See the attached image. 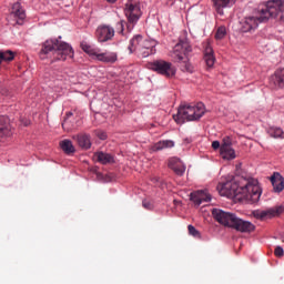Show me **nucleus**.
I'll return each instance as SVG.
<instances>
[{
	"mask_svg": "<svg viewBox=\"0 0 284 284\" xmlns=\"http://www.w3.org/2000/svg\"><path fill=\"white\" fill-rule=\"evenodd\" d=\"M274 255H276V257H283V255H284L283 247L276 246V248H274Z\"/></svg>",
	"mask_w": 284,
	"mask_h": 284,
	"instance_id": "nucleus-34",
	"label": "nucleus"
},
{
	"mask_svg": "<svg viewBox=\"0 0 284 284\" xmlns=\"http://www.w3.org/2000/svg\"><path fill=\"white\" fill-rule=\"evenodd\" d=\"M284 212L283 206H274L264 211H255L254 217L257 220H270L280 216Z\"/></svg>",
	"mask_w": 284,
	"mask_h": 284,
	"instance_id": "nucleus-12",
	"label": "nucleus"
},
{
	"mask_svg": "<svg viewBox=\"0 0 284 284\" xmlns=\"http://www.w3.org/2000/svg\"><path fill=\"white\" fill-rule=\"evenodd\" d=\"M125 17L128 18L129 23L135 24L143 12L141 11L140 1L139 0H128L124 8Z\"/></svg>",
	"mask_w": 284,
	"mask_h": 284,
	"instance_id": "nucleus-8",
	"label": "nucleus"
},
{
	"mask_svg": "<svg viewBox=\"0 0 284 284\" xmlns=\"http://www.w3.org/2000/svg\"><path fill=\"white\" fill-rule=\"evenodd\" d=\"M124 21H120L119 23H116V30H119V33L122 34V32H124Z\"/></svg>",
	"mask_w": 284,
	"mask_h": 284,
	"instance_id": "nucleus-35",
	"label": "nucleus"
},
{
	"mask_svg": "<svg viewBox=\"0 0 284 284\" xmlns=\"http://www.w3.org/2000/svg\"><path fill=\"white\" fill-rule=\"evenodd\" d=\"M12 60H14V53L11 51L0 52V63L2 61L11 62Z\"/></svg>",
	"mask_w": 284,
	"mask_h": 284,
	"instance_id": "nucleus-30",
	"label": "nucleus"
},
{
	"mask_svg": "<svg viewBox=\"0 0 284 284\" xmlns=\"http://www.w3.org/2000/svg\"><path fill=\"white\" fill-rule=\"evenodd\" d=\"M78 145L82 148V150H90V146L92 143L90 142V136L89 134H78L75 136Z\"/></svg>",
	"mask_w": 284,
	"mask_h": 284,
	"instance_id": "nucleus-24",
	"label": "nucleus"
},
{
	"mask_svg": "<svg viewBox=\"0 0 284 284\" xmlns=\"http://www.w3.org/2000/svg\"><path fill=\"white\" fill-rule=\"evenodd\" d=\"M72 115H73L72 112H68V113H67V119H64V122H63V124H62L63 128H65V125H67V123H68V118H71Z\"/></svg>",
	"mask_w": 284,
	"mask_h": 284,
	"instance_id": "nucleus-37",
	"label": "nucleus"
},
{
	"mask_svg": "<svg viewBox=\"0 0 284 284\" xmlns=\"http://www.w3.org/2000/svg\"><path fill=\"white\" fill-rule=\"evenodd\" d=\"M12 135L11 125L9 119L4 115H0V139H6Z\"/></svg>",
	"mask_w": 284,
	"mask_h": 284,
	"instance_id": "nucleus-16",
	"label": "nucleus"
},
{
	"mask_svg": "<svg viewBox=\"0 0 284 284\" xmlns=\"http://www.w3.org/2000/svg\"><path fill=\"white\" fill-rule=\"evenodd\" d=\"M155 47L156 42L151 40H144L142 36H135L134 39L131 40V45H129V52H131L132 54L134 50H154Z\"/></svg>",
	"mask_w": 284,
	"mask_h": 284,
	"instance_id": "nucleus-10",
	"label": "nucleus"
},
{
	"mask_svg": "<svg viewBox=\"0 0 284 284\" xmlns=\"http://www.w3.org/2000/svg\"><path fill=\"white\" fill-rule=\"evenodd\" d=\"M226 34L227 30L225 29V27H219V29H216L215 39L223 40Z\"/></svg>",
	"mask_w": 284,
	"mask_h": 284,
	"instance_id": "nucleus-31",
	"label": "nucleus"
},
{
	"mask_svg": "<svg viewBox=\"0 0 284 284\" xmlns=\"http://www.w3.org/2000/svg\"><path fill=\"white\" fill-rule=\"evenodd\" d=\"M9 18L16 20V24L21 26L22 22L26 19V11L22 9L21 3L16 2L11 7V13L9 14Z\"/></svg>",
	"mask_w": 284,
	"mask_h": 284,
	"instance_id": "nucleus-14",
	"label": "nucleus"
},
{
	"mask_svg": "<svg viewBox=\"0 0 284 284\" xmlns=\"http://www.w3.org/2000/svg\"><path fill=\"white\" fill-rule=\"evenodd\" d=\"M267 134L268 136L273 138V139H284V132L276 126H271L267 129Z\"/></svg>",
	"mask_w": 284,
	"mask_h": 284,
	"instance_id": "nucleus-27",
	"label": "nucleus"
},
{
	"mask_svg": "<svg viewBox=\"0 0 284 284\" xmlns=\"http://www.w3.org/2000/svg\"><path fill=\"white\" fill-rule=\"evenodd\" d=\"M213 150H220V155L223 160H233L235 159V151L232 149V138L231 136H223L222 145L219 141L212 142Z\"/></svg>",
	"mask_w": 284,
	"mask_h": 284,
	"instance_id": "nucleus-7",
	"label": "nucleus"
},
{
	"mask_svg": "<svg viewBox=\"0 0 284 284\" xmlns=\"http://www.w3.org/2000/svg\"><path fill=\"white\" fill-rule=\"evenodd\" d=\"M115 31L114 28L109 26H100L95 30V38L99 43H105L108 41H111L114 38Z\"/></svg>",
	"mask_w": 284,
	"mask_h": 284,
	"instance_id": "nucleus-11",
	"label": "nucleus"
},
{
	"mask_svg": "<svg viewBox=\"0 0 284 284\" xmlns=\"http://www.w3.org/2000/svg\"><path fill=\"white\" fill-rule=\"evenodd\" d=\"M213 220H215L220 225L226 226L230 223L239 221L240 219L234 213L225 212L221 209L212 210Z\"/></svg>",
	"mask_w": 284,
	"mask_h": 284,
	"instance_id": "nucleus-9",
	"label": "nucleus"
},
{
	"mask_svg": "<svg viewBox=\"0 0 284 284\" xmlns=\"http://www.w3.org/2000/svg\"><path fill=\"white\" fill-rule=\"evenodd\" d=\"M271 183L273 184V190L276 193H281L284 190V178L280 175V173H274L271 176Z\"/></svg>",
	"mask_w": 284,
	"mask_h": 284,
	"instance_id": "nucleus-20",
	"label": "nucleus"
},
{
	"mask_svg": "<svg viewBox=\"0 0 284 284\" xmlns=\"http://www.w3.org/2000/svg\"><path fill=\"white\" fill-rule=\"evenodd\" d=\"M106 1V3H115V1H118V0H105Z\"/></svg>",
	"mask_w": 284,
	"mask_h": 284,
	"instance_id": "nucleus-38",
	"label": "nucleus"
},
{
	"mask_svg": "<svg viewBox=\"0 0 284 284\" xmlns=\"http://www.w3.org/2000/svg\"><path fill=\"white\" fill-rule=\"evenodd\" d=\"M212 2L219 16H224V9L231 8L234 4V0H212Z\"/></svg>",
	"mask_w": 284,
	"mask_h": 284,
	"instance_id": "nucleus-18",
	"label": "nucleus"
},
{
	"mask_svg": "<svg viewBox=\"0 0 284 284\" xmlns=\"http://www.w3.org/2000/svg\"><path fill=\"white\" fill-rule=\"evenodd\" d=\"M92 57H95V60H99L100 62L103 63H110L113 64L114 62L118 61V53L114 52H105V53H95L92 54Z\"/></svg>",
	"mask_w": 284,
	"mask_h": 284,
	"instance_id": "nucleus-17",
	"label": "nucleus"
},
{
	"mask_svg": "<svg viewBox=\"0 0 284 284\" xmlns=\"http://www.w3.org/2000/svg\"><path fill=\"white\" fill-rule=\"evenodd\" d=\"M134 52H138V54L141 55L143 59H146L148 57L156 53V49L144 48V50H134Z\"/></svg>",
	"mask_w": 284,
	"mask_h": 284,
	"instance_id": "nucleus-29",
	"label": "nucleus"
},
{
	"mask_svg": "<svg viewBox=\"0 0 284 284\" xmlns=\"http://www.w3.org/2000/svg\"><path fill=\"white\" fill-rule=\"evenodd\" d=\"M49 54L53 55V60L65 61L67 58H73V49L70 44L64 41L57 39H49L42 43L41 52H39V58L44 60Z\"/></svg>",
	"mask_w": 284,
	"mask_h": 284,
	"instance_id": "nucleus-3",
	"label": "nucleus"
},
{
	"mask_svg": "<svg viewBox=\"0 0 284 284\" xmlns=\"http://www.w3.org/2000/svg\"><path fill=\"white\" fill-rule=\"evenodd\" d=\"M271 81L273 82V85L275 88L283 89L284 88V69L276 70Z\"/></svg>",
	"mask_w": 284,
	"mask_h": 284,
	"instance_id": "nucleus-22",
	"label": "nucleus"
},
{
	"mask_svg": "<svg viewBox=\"0 0 284 284\" xmlns=\"http://www.w3.org/2000/svg\"><path fill=\"white\" fill-rule=\"evenodd\" d=\"M149 69L155 73L166 77L168 79L173 78L176 74V69L171 62L165 60H154L149 63Z\"/></svg>",
	"mask_w": 284,
	"mask_h": 284,
	"instance_id": "nucleus-6",
	"label": "nucleus"
},
{
	"mask_svg": "<svg viewBox=\"0 0 284 284\" xmlns=\"http://www.w3.org/2000/svg\"><path fill=\"white\" fill-rule=\"evenodd\" d=\"M171 148H174V141L163 140L152 145V152H160L163 150H169Z\"/></svg>",
	"mask_w": 284,
	"mask_h": 284,
	"instance_id": "nucleus-23",
	"label": "nucleus"
},
{
	"mask_svg": "<svg viewBox=\"0 0 284 284\" xmlns=\"http://www.w3.org/2000/svg\"><path fill=\"white\" fill-rule=\"evenodd\" d=\"M284 1L283 0H271L265 4L257 7L256 16H251L242 21L241 31L251 32L256 30L260 23L266 22L271 18L283 21L284 16Z\"/></svg>",
	"mask_w": 284,
	"mask_h": 284,
	"instance_id": "nucleus-2",
	"label": "nucleus"
},
{
	"mask_svg": "<svg viewBox=\"0 0 284 284\" xmlns=\"http://www.w3.org/2000/svg\"><path fill=\"white\" fill-rule=\"evenodd\" d=\"M187 233L193 237H200V232L195 229V226L187 225Z\"/></svg>",
	"mask_w": 284,
	"mask_h": 284,
	"instance_id": "nucleus-32",
	"label": "nucleus"
},
{
	"mask_svg": "<svg viewBox=\"0 0 284 284\" xmlns=\"http://www.w3.org/2000/svg\"><path fill=\"white\" fill-rule=\"evenodd\" d=\"M142 207H144L148 211H151V210H153V203H151L148 200H144V201H142Z\"/></svg>",
	"mask_w": 284,
	"mask_h": 284,
	"instance_id": "nucleus-33",
	"label": "nucleus"
},
{
	"mask_svg": "<svg viewBox=\"0 0 284 284\" xmlns=\"http://www.w3.org/2000/svg\"><path fill=\"white\" fill-rule=\"evenodd\" d=\"M191 201L195 203L196 206H200L202 203L210 202V195L205 191H196L191 193Z\"/></svg>",
	"mask_w": 284,
	"mask_h": 284,
	"instance_id": "nucleus-19",
	"label": "nucleus"
},
{
	"mask_svg": "<svg viewBox=\"0 0 284 284\" xmlns=\"http://www.w3.org/2000/svg\"><path fill=\"white\" fill-rule=\"evenodd\" d=\"M220 194L240 203L254 204L261 199L260 182L253 178H241L237 183L226 182L219 186Z\"/></svg>",
	"mask_w": 284,
	"mask_h": 284,
	"instance_id": "nucleus-1",
	"label": "nucleus"
},
{
	"mask_svg": "<svg viewBox=\"0 0 284 284\" xmlns=\"http://www.w3.org/2000/svg\"><path fill=\"white\" fill-rule=\"evenodd\" d=\"M203 59L205 60L206 67H209V68L214 67V63H215L214 50L212 49V47L209 43L205 44V51H204Z\"/></svg>",
	"mask_w": 284,
	"mask_h": 284,
	"instance_id": "nucleus-21",
	"label": "nucleus"
},
{
	"mask_svg": "<svg viewBox=\"0 0 284 284\" xmlns=\"http://www.w3.org/2000/svg\"><path fill=\"white\" fill-rule=\"evenodd\" d=\"M60 148L64 152V154L70 155L75 153V146H73L71 140H63L60 142Z\"/></svg>",
	"mask_w": 284,
	"mask_h": 284,
	"instance_id": "nucleus-25",
	"label": "nucleus"
},
{
	"mask_svg": "<svg viewBox=\"0 0 284 284\" xmlns=\"http://www.w3.org/2000/svg\"><path fill=\"white\" fill-rule=\"evenodd\" d=\"M99 139L102 140V141H105V139H108V134L105 132H100L98 134Z\"/></svg>",
	"mask_w": 284,
	"mask_h": 284,
	"instance_id": "nucleus-36",
	"label": "nucleus"
},
{
	"mask_svg": "<svg viewBox=\"0 0 284 284\" xmlns=\"http://www.w3.org/2000/svg\"><path fill=\"white\" fill-rule=\"evenodd\" d=\"M81 48H82L83 52L89 54L90 57L100 53L99 49L93 48L92 45H89L87 42H82Z\"/></svg>",
	"mask_w": 284,
	"mask_h": 284,
	"instance_id": "nucleus-28",
	"label": "nucleus"
},
{
	"mask_svg": "<svg viewBox=\"0 0 284 284\" xmlns=\"http://www.w3.org/2000/svg\"><path fill=\"white\" fill-rule=\"evenodd\" d=\"M95 160L100 164H110V163L114 162V158H112L111 154L103 153V152L95 153Z\"/></svg>",
	"mask_w": 284,
	"mask_h": 284,
	"instance_id": "nucleus-26",
	"label": "nucleus"
},
{
	"mask_svg": "<svg viewBox=\"0 0 284 284\" xmlns=\"http://www.w3.org/2000/svg\"><path fill=\"white\" fill-rule=\"evenodd\" d=\"M205 114V105L202 102L196 105H183L178 109V113L173 115L176 124H185L186 122L199 121Z\"/></svg>",
	"mask_w": 284,
	"mask_h": 284,
	"instance_id": "nucleus-4",
	"label": "nucleus"
},
{
	"mask_svg": "<svg viewBox=\"0 0 284 284\" xmlns=\"http://www.w3.org/2000/svg\"><path fill=\"white\" fill-rule=\"evenodd\" d=\"M226 227H231L240 233H251L254 231L255 226L251 222L244 221V220H237L233 223H229L227 225H224Z\"/></svg>",
	"mask_w": 284,
	"mask_h": 284,
	"instance_id": "nucleus-13",
	"label": "nucleus"
},
{
	"mask_svg": "<svg viewBox=\"0 0 284 284\" xmlns=\"http://www.w3.org/2000/svg\"><path fill=\"white\" fill-rule=\"evenodd\" d=\"M190 53H192V45H190L189 40L181 39L180 42L174 45L171 58L176 62L183 63V65H181L182 71L193 73L192 63L189 62Z\"/></svg>",
	"mask_w": 284,
	"mask_h": 284,
	"instance_id": "nucleus-5",
	"label": "nucleus"
},
{
	"mask_svg": "<svg viewBox=\"0 0 284 284\" xmlns=\"http://www.w3.org/2000/svg\"><path fill=\"white\" fill-rule=\"evenodd\" d=\"M168 166L178 176H183V174H185L186 166L185 164H183L182 160H180L179 158H171L168 163Z\"/></svg>",
	"mask_w": 284,
	"mask_h": 284,
	"instance_id": "nucleus-15",
	"label": "nucleus"
}]
</instances>
